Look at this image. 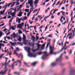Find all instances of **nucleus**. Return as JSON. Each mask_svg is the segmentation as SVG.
<instances>
[{
    "label": "nucleus",
    "instance_id": "1",
    "mask_svg": "<svg viewBox=\"0 0 75 75\" xmlns=\"http://www.w3.org/2000/svg\"><path fill=\"white\" fill-rule=\"evenodd\" d=\"M63 55V53L61 54L59 56V57L58 58H57L56 61V62L53 63L52 64V67H54L55 65L58 64V63L59 62H61L62 60L63 59L62 58V55Z\"/></svg>",
    "mask_w": 75,
    "mask_h": 75
},
{
    "label": "nucleus",
    "instance_id": "2",
    "mask_svg": "<svg viewBox=\"0 0 75 75\" xmlns=\"http://www.w3.org/2000/svg\"><path fill=\"white\" fill-rule=\"evenodd\" d=\"M50 54H54V55H55L57 53V52H53L54 51V47H50Z\"/></svg>",
    "mask_w": 75,
    "mask_h": 75
},
{
    "label": "nucleus",
    "instance_id": "3",
    "mask_svg": "<svg viewBox=\"0 0 75 75\" xmlns=\"http://www.w3.org/2000/svg\"><path fill=\"white\" fill-rule=\"evenodd\" d=\"M16 2H12L10 3H9L8 4H7V3H6V6L7 7L8 6H10V5H11V4H12L11 6L10 7L11 8L13 7V6H14V5L15 4H16Z\"/></svg>",
    "mask_w": 75,
    "mask_h": 75
},
{
    "label": "nucleus",
    "instance_id": "4",
    "mask_svg": "<svg viewBox=\"0 0 75 75\" xmlns=\"http://www.w3.org/2000/svg\"><path fill=\"white\" fill-rule=\"evenodd\" d=\"M6 68L7 66H6L4 67V69H5L4 71L3 72L2 71H1L0 72V74H1L2 75H5L6 74V72L8 71V69Z\"/></svg>",
    "mask_w": 75,
    "mask_h": 75
},
{
    "label": "nucleus",
    "instance_id": "5",
    "mask_svg": "<svg viewBox=\"0 0 75 75\" xmlns=\"http://www.w3.org/2000/svg\"><path fill=\"white\" fill-rule=\"evenodd\" d=\"M17 62H19V63L20 64H21V60H18L17 61L14 62L12 64L11 67H12V69H14V67L15 66L14 64H15V63H17Z\"/></svg>",
    "mask_w": 75,
    "mask_h": 75
},
{
    "label": "nucleus",
    "instance_id": "6",
    "mask_svg": "<svg viewBox=\"0 0 75 75\" xmlns=\"http://www.w3.org/2000/svg\"><path fill=\"white\" fill-rule=\"evenodd\" d=\"M25 38H26V37L25 36V35H23V41L24 42V44L25 45H27V42H28V41L25 40Z\"/></svg>",
    "mask_w": 75,
    "mask_h": 75
},
{
    "label": "nucleus",
    "instance_id": "7",
    "mask_svg": "<svg viewBox=\"0 0 75 75\" xmlns=\"http://www.w3.org/2000/svg\"><path fill=\"white\" fill-rule=\"evenodd\" d=\"M43 54H45L44 55H43L42 57V59H45L46 58V57H48V54H47V52H43Z\"/></svg>",
    "mask_w": 75,
    "mask_h": 75
},
{
    "label": "nucleus",
    "instance_id": "8",
    "mask_svg": "<svg viewBox=\"0 0 75 75\" xmlns=\"http://www.w3.org/2000/svg\"><path fill=\"white\" fill-rule=\"evenodd\" d=\"M75 71L74 70H71L69 72V75H75Z\"/></svg>",
    "mask_w": 75,
    "mask_h": 75
},
{
    "label": "nucleus",
    "instance_id": "9",
    "mask_svg": "<svg viewBox=\"0 0 75 75\" xmlns=\"http://www.w3.org/2000/svg\"><path fill=\"white\" fill-rule=\"evenodd\" d=\"M28 55L29 56L31 57H36L35 55H34L33 54L30 53V52L28 53Z\"/></svg>",
    "mask_w": 75,
    "mask_h": 75
},
{
    "label": "nucleus",
    "instance_id": "10",
    "mask_svg": "<svg viewBox=\"0 0 75 75\" xmlns=\"http://www.w3.org/2000/svg\"><path fill=\"white\" fill-rule=\"evenodd\" d=\"M69 43V42H67V41H66V43H64V46L62 48L61 50L60 51V52L62 51V50H63V49H64V48H65V47L66 46V44H68Z\"/></svg>",
    "mask_w": 75,
    "mask_h": 75
},
{
    "label": "nucleus",
    "instance_id": "11",
    "mask_svg": "<svg viewBox=\"0 0 75 75\" xmlns=\"http://www.w3.org/2000/svg\"><path fill=\"white\" fill-rule=\"evenodd\" d=\"M25 49L28 53L30 52V47H26Z\"/></svg>",
    "mask_w": 75,
    "mask_h": 75
},
{
    "label": "nucleus",
    "instance_id": "12",
    "mask_svg": "<svg viewBox=\"0 0 75 75\" xmlns=\"http://www.w3.org/2000/svg\"><path fill=\"white\" fill-rule=\"evenodd\" d=\"M28 4H30H30H33V0H29L28 1Z\"/></svg>",
    "mask_w": 75,
    "mask_h": 75
},
{
    "label": "nucleus",
    "instance_id": "13",
    "mask_svg": "<svg viewBox=\"0 0 75 75\" xmlns=\"http://www.w3.org/2000/svg\"><path fill=\"white\" fill-rule=\"evenodd\" d=\"M17 25H13V26L11 27V28L12 29V30H15L16 28V26Z\"/></svg>",
    "mask_w": 75,
    "mask_h": 75
},
{
    "label": "nucleus",
    "instance_id": "14",
    "mask_svg": "<svg viewBox=\"0 0 75 75\" xmlns=\"http://www.w3.org/2000/svg\"><path fill=\"white\" fill-rule=\"evenodd\" d=\"M21 8H22V5H20V6H19V7L17 8V11H20V10L21 9Z\"/></svg>",
    "mask_w": 75,
    "mask_h": 75
},
{
    "label": "nucleus",
    "instance_id": "15",
    "mask_svg": "<svg viewBox=\"0 0 75 75\" xmlns=\"http://www.w3.org/2000/svg\"><path fill=\"white\" fill-rule=\"evenodd\" d=\"M18 23H20L21 22V20L19 18H16V21L17 22H18Z\"/></svg>",
    "mask_w": 75,
    "mask_h": 75
},
{
    "label": "nucleus",
    "instance_id": "16",
    "mask_svg": "<svg viewBox=\"0 0 75 75\" xmlns=\"http://www.w3.org/2000/svg\"><path fill=\"white\" fill-rule=\"evenodd\" d=\"M37 64L36 62H34L33 63H32L31 64V65L32 66H33V67H35L36 65V64Z\"/></svg>",
    "mask_w": 75,
    "mask_h": 75
},
{
    "label": "nucleus",
    "instance_id": "17",
    "mask_svg": "<svg viewBox=\"0 0 75 75\" xmlns=\"http://www.w3.org/2000/svg\"><path fill=\"white\" fill-rule=\"evenodd\" d=\"M30 35L31 37V38H33V39H31L33 41H35V37H34V36H33L31 35Z\"/></svg>",
    "mask_w": 75,
    "mask_h": 75
},
{
    "label": "nucleus",
    "instance_id": "18",
    "mask_svg": "<svg viewBox=\"0 0 75 75\" xmlns=\"http://www.w3.org/2000/svg\"><path fill=\"white\" fill-rule=\"evenodd\" d=\"M12 35H13V38H14V39H15V37L16 38V34L15 33H13L12 34Z\"/></svg>",
    "mask_w": 75,
    "mask_h": 75
},
{
    "label": "nucleus",
    "instance_id": "19",
    "mask_svg": "<svg viewBox=\"0 0 75 75\" xmlns=\"http://www.w3.org/2000/svg\"><path fill=\"white\" fill-rule=\"evenodd\" d=\"M18 41H21V37L20 36L18 39H17Z\"/></svg>",
    "mask_w": 75,
    "mask_h": 75
},
{
    "label": "nucleus",
    "instance_id": "20",
    "mask_svg": "<svg viewBox=\"0 0 75 75\" xmlns=\"http://www.w3.org/2000/svg\"><path fill=\"white\" fill-rule=\"evenodd\" d=\"M34 3H35L34 5H35L36 4H38V1L35 0L34 1Z\"/></svg>",
    "mask_w": 75,
    "mask_h": 75
},
{
    "label": "nucleus",
    "instance_id": "21",
    "mask_svg": "<svg viewBox=\"0 0 75 75\" xmlns=\"http://www.w3.org/2000/svg\"><path fill=\"white\" fill-rule=\"evenodd\" d=\"M30 7H32V8H30V11H31V10H32V9H33V7H34V6H33V4H31L30 5Z\"/></svg>",
    "mask_w": 75,
    "mask_h": 75
},
{
    "label": "nucleus",
    "instance_id": "22",
    "mask_svg": "<svg viewBox=\"0 0 75 75\" xmlns=\"http://www.w3.org/2000/svg\"><path fill=\"white\" fill-rule=\"evenodd\" d=\"M23 63L24 64H25V65L27 66L28 67H30V66H28V63H26V62H23Z\"/></svg>",
    "mask_w": 75,
    "mask_h": 75
},
{
    "label": "nucleus",
    "instance_id": "23",
    "mask_svg": "<svg viewBox=\"0 0 75 75\" xmlns=\"http://www.w3.org/2000/svg\"><path fill=\"white\" fill-rule=\"evenodd\" d=\"M18 27L19 28L21 29L22 28L21 24H19V25H18Z\"/></svg>",
    "mask_w": 75,
    "mask_h": 75
},
{
    "label": "nucleus",
    "instance_id": "24",
    "mask_svg": "<svg viewBox=\"0 0 75 75\" xmlns=\"http://www.w3.org/2000/svg\"><path fill=\"white\" fill-rule=\"evenodd\" d=\"M64 16H62V17H61L60 19V21H62V23H63V21L62 20V18H63Z\"/></svg>",
    "mask_w": 75,
    "mask_h": 75
},
{
    "label": "nucleus",
    "instance_id": "25",
    "mask_svg": "<svg viewBox=\"0 0 75 75\" xmlns=\"http://www.w3.org/2000/svg\"><path fill=\"white\" fill-rule=\"evenodd\" d=\"M71 32H73V37H74L75 36V31L74 30H72L71 31Z\"/></svg>",
    "mask_w": 75,
    "mask_h": 75
},
{
    "label": "nucleus",
    "instance_id": "26",
    "mask_svg": "<svg viewBox=\"0 0 75 75\" xmlns=\"http://www.w3.org/2000/svg\"><path fill=\"white\" fill-rule=\"evenodd\" d=\"M9 43L11 44V45H14V43L11 42H10Z\"/></svg>",
    "mask_w": 75,
    "mask_h": 75
},
{
    "label": "nucleus",
    "instance_id": "27",
    "mask_svg": "<svg viewBox=\"0 0 75 75\" xmlns=\"http://www.w3.org/2000/svg\"><path fill=\"white\" fill-rule=\"evenodd\" d=\"M18 32L19 34H23V32H21V30H19L18 31Z\"/></svg>",
    "mask_w": 75,
    "mask_h": 75
},
{
    "label": "nucleus",
    "instance_id": "28",
    "mask_svg": "<svg viewBox=\"0 0 75 75\" xmlns=\"http://www.w3.org/2000/svg\"><path fill=\"white\" fill-rule=\"evenodd\" d=\"M11 15L12 16V17H14L15 16V14H14V12L12 13L11 14Z\"/></svg>",
    "mask_w": 75,
    "mask_h": 75
},
{
    "label": "nucleus",
    "instance_id": "29",
    "mask_svg": "<svg viewBox=\"0 0 75 75\" xmlns=\"http://www.w3.org/2000/svg\"><path fill=\"white\" fill-rule=\"evenodd\" d=\"M10 14H11L12 13V11H9L8 12V15L10 14Z\"/></svg>",
    "mask_w": 75,
    "mask_h": 75
},
{
    "label": "nucleus",
    "instance_id": "30",
    "mask_svg": "<svg viewBox=\"0 0 75 75\" xmlns=\"http://www.w3.org/2000/svg\"><path fill=\"white\" fill-rule=\"evenodd\" d=\"M60 13H62V15H64V14L65 13V12H64V11H61L60 12Z\"/></svg>",
    "mask_w": 75,
    "mask_h": 75
},
{
    "label": "nucleus",
    "instance_id": "31",
    "mask_svg": "<svg viewBox=\"0 0 75 75\" xmlns=\"http://www.w3.org/2000/svg\"><path fill=\"white\" fill-rule=\"evenodd\" d=\"M27 17L25 16L23 18V19L24 20H27Z\"/></svg>",
    "mask_w": 75,
    "mask_h": 75
},
{
    "label": "nucleus",
    "instance_id": "32",
    "mask_svg": "<svg viewBox=\"0 0 75 75\" xmlns=\"http://www.w3.org/2000/svg\"><path fill=\"white\" fill-rule=\"evenodd\" d=\"M21 14H21L19 13V14H18V17H21L22 16V15Z\"/></svg>",
    "mask_w": 75,
    "mask_h": 75
},
{
    "label": "nucleus",
    "instance_id": "33",
    "mask_svg": "<svg viewBox=\"0 0 75 75\" xmlns=\"http://www.w3.org/2000/svg\"><path fill=\"white\" fill-rule=\"evenodd\" d=\"M25 11L26 12H27V13H28V11H28V9H25Z\"/></svg>",
    "mask_w": 75,
    "mask_h": 75
},
{
    "label": "nucleus",
    "instance_id": "34",
    "mask_svg": "<svg viewBox=\"0 0 75 75\" xmlns=\"http://www.w3.org/2000/svg\"><path fill=\"white\" fill-rule=\"evenodd\" d=\"M13 10H14V11L15 12H14V13H16V12H17V8H15V9H13Z\"/></svg>",
    "mask_w": 75,
    "mask_h": 75
},
{
    "label": "nucleus",
    "instance_id": "35",
    "mask_svg": "<svg viewBox=\"0 0 75 75\" xmlns=\"http://www.w3.org/2000/svg\"><path fill=\"white\" fill-rule=\"evenodd\" d=\"M21 59L22 60L23 59V54H21Z\"/></svg>",
    "mask_w": 75,
    "mask_h": 75
},
{
    "label": "nucleus",
    "instance_id": "36",
    "mask_svg": "<svg viewBox=\"0 0 75 75\" xmlns=\"http://www.w3.org/2000/svg\"><path fill=\"white\" fill-rule=\"evenodd\" d=\"M69 40H70V39H71H71H72L73 38V36H69Z\"/></svg>",
    "mask_w": 75,
    "mask_h": 75
},
{
    "label": "nucleus",
    "instance_id": "37",
    "mask_svg": "<svg viewBox=\"0 0 75 75\" xmlns=\"http://www.w3.org/2000/svg\"><path fill=\"white\" fill-rule=\"evenodd\" d=\"M42 54V52H38V54L39 55H41V54Z\"/></svg>",
    "mask_w": 75,
    "mask_h": 75
},
{
    "label": "nucleus",
    "instance_id": "38",
    "mask_svg": "<svg viewBox=\"0 0 75 75\" xmlns=\"http://www.w3.org/2000/svg\"><path fill=\"white\" fill-rule=\"evenodd\" d=\"M36 41H37V40H38V38H39V37H38L37 36V35H36Z\"/></svg>",
    "mask_w": 75,
    "mask_h": 75
},
{
    "label": "nucleus",
    "instance_id": "39",
    "mask_svg": "<svg viewBox=\"0 0 75 75\" xmlns=\"http://www.w3.org/2000/svg\"><path fill=\"white\" fill-rule=\"evenodd\" d=\"M6 38L8 39V40H10L11 38L10 36H6Z\"/></svg>",
    "mask_w": 75,
    "mask_h": 75
},
{
    "label": "nucleus",
    "instance_id": "40",
    "mask_svg": "<svg viewBox=\"0 0 75 75\" xmlns=\"http://www.w3.org/2000/svg\"><path fill=\"white\" fill-rule=\"evenodd\" d=\"M4 6L5 7V8H4V10H6V8H7V5H4Z\"/></svg>",
    "mask_w": 75,
    "mask_h": 75
},
{
    "label": "nucleus",
    "instance_id": "41",
    "mask_svg": "<svg viewBox=\"0 0 75 75\" xmlns=\"http://www.w3.org/2000/svg\"><path fill=\"white\" fill-rule=\"evenodd\" d=\"M0 45L1 47H2V46H3V47H4V44H3V43H0Z\"/></svg>",
    "mask_w": 75,
    "mask_h": 75
},
{
    "label": "nucleus",
    "instance_id": "42",
    "mask_svg": "<svg viewBox=\"0 0 75 75\" xmlns=\"http://www.w3.org/2000/svg\"><path fill=\"white\" fill-rule=\"evenodd\" d=\"M10 34V32H9V33H7V34H6V36H7L8 35H9V34Z\"/></svg>",
    "mask_w": 75,
    "mask_h": 75
},
{
    "label": "nucleus",
    "instance_id": "43",
    "mask_svg": "<svg viewBox=\"0 0 75 75\" xmlns=\"http://www.w3.org/2000/svg\"><path fill=\"white\" fill-rule=\"evenodd\" d=\"M48 25L46 26V27H45V30H44V31H46V30H47V28H48Z\"/></svg>",
    "mask_w": 75,
    "mask_h": 75
},
{
    "label": "nucleus",
    "instance_id": "44",
    "mask_svg": "<svg viewBox=\"0 0 75 75\" xmlns=\"http://www.w3.org/2000/svg\"><path fill=\"white\" fill-rule=\"evenodd\" d=\"M69 54H72V50H70V52L69 53Z\"/></svg>",
    "mask_w": 75,
    "mask_h": 75
},
{
    "label": "nucleus",
    "instance_id": "45",
    "mask_svg": "<svg viewBox=\"0 0 75 75\" xmlns=\"http://www.w3.org/2000/svg\"><path fill=\"white\" fill-rule=\"evenodd\" d=\"M72 30V27H71L68 30V32L69 31H71V30Z\"/></svg>",
    "mask_w": 75,
    "mask_h": 75
},
{
    "label": "nucleus",
    "instance_id": "46",
    "mask_svg": "<svg viewBox=\"0 0 75 75\" xmlns=\"http://www.w3.org/2000/svg\"><path fill=\"white\" fill-rule=\"evenodd\" d=\"M20 36H18V35L16 36V38H17V39H18V38H19V37H20Z\"/></svg>",
    "mask_w": 75,
    "mask_h": 75
},
{
    "label": "nucleus",
    "instance_id": "47",
    "mask_svg": "<svg viewBox=\"0 0 75 75\" xmlns=\"http://www.w3.org/2000/svg\"><path fill=\"white\" fill-rule=\"evenodd\" d=\"M13 19V18H11L10 20L9 21V22H12V20Z\"/></svg>",
    "mask_w": 75,
    "mask_h": 75
},
{
    "label": "nucleus",
    "instance_id": "48",
    "mask_svg": "<svg viewBox=\"0 0 75 75\" xmlns=\"http://www.w3.org/2000/svg\"><path fill=\"white\" fill-rule=\"evenodd\" d=\"M72 33H70V35H69V36H71V37H72V36H73H73H72Z\"/></svg>",
    "mask_w": 75,
    "mask_h": 75
},
{
    "label": "nucleus",
    "instance_id": "49",
    "mask_svg": "<svg viewBox=\"0 0 75 75\" xmlns=\"http://www.w3.org/2000/svg\"><path fill=\"white\" fill-rule=\"evenodd\" d=\"M45 43L44 44L42 45V47H45Z\"/></svg>",
    "mask_w": 75,
    "mask_h": 75
},
{
    "label": "nucleus",
    "instance_id": "50",
    "mask_svg": "<svg viewBox=\"0 0 75 75\" xmlns=\"http://www.w3.org/2000/svg\"><path fill=\"white\" fill-rule=\"evenodd\" d=\"M6 16L3 17V19H6Z\"/></svg>",
    "mask_w": 75,
    "mask_h": 75
},
{
    "label": "nucleus",
    "instance_id": "51",
    "mask_svg": "<svg viewBox=\"0 0 75 75\" xmlns=\"http://www.w3.org/2000/svg\"><path fill=\"white\" fill-rule=\"evenodd\" d=\"M7 51L8 52V49H6L5 50V53H6V52H7Z\"/></svg>",
    "mask_w": 75,
    "mask_h": 75
},
{
    "label": "nucleus",
    "instance_id": "52",
    "mask_svg": "<svg viewBox=\"0 0 75 75\" xmlns=\"http://www.w3.org/2000/svg\"><path fill=\"white\" fill-rule=\"evenodd\" d=\"M66 23V21H65L64 23H63L62 24V25H64H64H65V23Z\"/></svg>",
    "mask_w": 75,
    "mask_h": 75
},
{
    "label": "nucleus",
    "instance_id": "53",
    "mask_svg": "<svg viewBox=\"0 0 75 75\" xmlns=\"http://www.w3.org/2000/svg\"><path fill=\"white\" fill-rule=\"evenodd\" d=\"M11 10H13V8H10L9 10H8L7 11H10Z\"/></svg>",
    "mask_w": 75,
    "mask_h": 75
},
{
    "label": "nucleus",
    "instance_id": "54",
    "mask_svg": "<svg viewBox=\"0 0 75 75\" xmlns=\"http://www.w3.org/2000/svg\"><path fill=\"white\" fill-rule=\"evenodd\" d=\"M6 30H7V29H6V28H5L4 29V32H5V31H6Z\"/></svg>",
    "mask_w": 75,
    "mask_h": 75
},
{
    "label": "nucleus",
    "instance_id": "55",
    "mask_svg": "<svg viewBox=\"0 0 75 75\" xmlns=\"http://www.w3.org/2000/svg\"><path fill=\"white\" fill-rule=\"evenodd\" d=\"M69 4H67L65 5V7H68V6Z\"/></svg>",
    "mask_w": 75,
    "mask_h": 75
},
{
    "label": "nucleus",
    "instance_id": "56",
    "mask_svg": "<svg viewBox=\"0 0 75 75\" xmlns=\"http://www.w3.org/2000/svg\"><path fill=\"white\" fill-rule=\"evenodd\" d=\"M0 14H1H1H3V12L2 11H0Z\"/></svg>",
    "mask_w": 75,
    "mask_h": 75
},
{
    "label": "nucleus",
    "instance_id": "57",
    "mask_svg": "<svg viewBox=\"0 0 75 75\" xmlns=\"http://www.w3.org/2000/svg\"><path fill=\"white\" fill-rule=\"evenodd\" d=\"M11 40H12L13 39V35H11Z\"/></svg>",
    "mask_w": 75,
    "mask_h": 75
},
{
    "label": "nucleus",
    "instance_id": "58",
    "mask_svg": "<svg viewBox=\"0 0 75 75\" xmlns=\"http://www.w3.org/2000/svg\"><path fill=\"white\" fill-rule=\"evenodd\" d=\"M19 4H20V3H17L16 4V6H17L18 5H19Z\"/></svg>",
    "mask_w": 75,
    "mask_h": 75
},
{
    "label": "nucleus",
    "instance_id": "59",
    "mask_svg": "<svg viewBox=\"0 0 75 75\" xmlns=\"http://www.w3.org/2000/svg\"><path fill=\"white\" fill-rule=\"evenodd\" d=\"M61 9H62V10H65V8L64 7H62L61 8Z\"/></svg>",
    "mask_w": 75,
    "mask_h": 75
},
{
    "label": "nucleus",
    "instance_id": "60",
    "mask_svg": "<svg viewBox=\"0 0 75 75\" xmlns=\"http://www.w3.org/2000/svg\"><path fill=\"white\" fill-rule=\"evenodd\" d=\"M65 58L66 59H68V56H66Z\"/></svg>",
    "mask_w": 75,
    "mask_h": 75
},
{
    "label": "nucleus",
    "instance_id": "61",
    "mask_svg": "<svg viewBox=\"0 0 75 75\" xmlns=\"http://www.w3.org/2000/svg\"><path fill=\"white\" fill-rule=\"evenodd\" d=\"M60 13L61 12H60L58 13H57L58 16H59L60 15Z\"/></svg>",
    "mask_w": 75,
    "mask_h": 75
},
{
    "label": "nucleus",
    "instance_id": "62",
    "mask_svg": "<svg viewBox=\"0 0 75 75\" xmlns=\"http://www.w3.org/2000/svg\"><path fill=\"white\" fill-rule=\"evenodd\" d=\"M60 65H61V66H63V65H64V64H60Z\"/></svg>",
    "mask_w": 75,
    "mask_h": 75
},
{
    "label": "nucleus",
    "instance_id": "63",
    "mask_svg": "<svg viewBox=\"0 0 75 75\" xmlns=\"http://www.w3.org/2000/svg\"><path fill=\"white\" fill-rule=\"evenodd\" d=\"M75 45V42L73 43L71 45V46H73V45Z\"/></svg>",
    "mask_w": 75,
    "mask_h": 75
},
{
    "label": "nucleus",
    "instance_id": "64",
    "mask_svg": "<svg viewBox=\"0 0 75 75\" xmlns=\"http://www.w3.org/2000/svg\"><path fill=\"white\" fill-rule=\"evenodd\" d=\"M0 34H1L2 35H3V33H2V32L0 31Z\"/></svg>",
    "mask_w": 75,
    "mask_h": 75
}]
</instances>
